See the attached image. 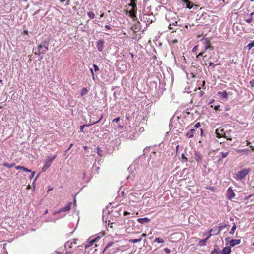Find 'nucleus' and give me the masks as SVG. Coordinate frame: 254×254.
I'll return each mask as SVG.
<instances>
[{"label":"nucleus","mask_w":254,"mask_h":254,"mask_svg":"<svg viewBox=\"0 0 254 254\" xmlns=\"http://www.w3.org/2000/svg\"><path fill=\"white\" fill-rule=\"evenodd\" d=\"M141 20L145 22L146 25H149L152 22H155L156 18L152 13L150 14H144L142 17H141Z\"/></svg>","instance_id":"f257e3e1"},{"label":"nucleus","mask_w":254,"mask_h":254,"mask_svg":"<svg viewBox=\"0 0 254 254\" xmlns=\"http://www.w3.org/2000/svg\"><path fill=\"white\" fill-rule=\"evenodd\" d=\"M56 156L55 155L51 158L49 157L45 161V165L42 168V172H45L47 169L51 166L53 161L55 159Z\"/></svg>","instance_id":"f03ea898"},{"label":"nucleus","mask_w":254,"mask_h":254,"mask_svg":"<svg viewBox=\"0 0 254 254\" xmlns=\"http://www.w3.org/2000/svg\"><path fill=\"white\" fill-rule=\"evenodd\" d=\"M250 168L242 169L238 172L237 176L239 178L241 179H243L250 172Z\"/></svg>","instance_id":"7ed1b4c3"},{"label":"nucleus","mask_w":254,"mask_h":254,"mask_svg":"<svg viewBox=\"0 0 254 254\" xmlns=\"http://www.w3.org/2000/svg\"><path fill=\"white\" fill-rule=\"evenodd\" d=\"M137 8L136 9L131 8V9L129 11L126 10L125 14H129V16L132 18L134 20L136 21L137 19L136 17V13H137Z\"/></svg>","instance_id":"20e7f679"},{"label":"nucleus","mask_w":254,"mask_h":254,"mask_svg":"<svg viewBox=\"0 0 254 254\" xmlns=\"http://www.w3.org/2000/svg\"><path fill=\"white\" fill-rule=\"evenodd\" d=\"M235 196V194L234 192L232 189L231 187H229L226 194L227 198L230 200H232V199L234 198Z\"/></svg>","instance_id":"39448f33"},{"label":"nucleus","mask_w":254,"mask_h":254,"mask_svg":"<svg viewBox=\"0 0 254 254\" xmlns=\"http://www.w3.org/2000/svg\"><path fill=\"white\" fill-rule=\"evenodd\" d=\"M49 50V48L47 47H43L42 48L37 47V51H35L34 54L37 55H40L41 54H44L46 53Z\"/></svg>","instance_id":"423d86ee"},{"label":"nucleus","mask_w":254,"mask_h":254,"mask_svg":"<svg viewBox=\"0 0 254 254\" xmlns=\"http://www.w3.org/2000/svg\"><path fill=\"white\" fill-rule=\"evenodd\" d=\"M71 204H72L71 202L68 203L66 206L60 209L57 211H56L55 212V214L61 213L62 212H65L68 211L70 209V208H71Z\"/></svg>","instance_id":"0eeeda50"},{"label":"nucleus","mask_w":254,"mask_h":254,"mask_svg":"<svg viewBox=\"0 0 254 254\" xmlns=\"http://www.w3.org/2000/svg\"><path fill=\"white\" fill-rule=\"evenodd\" d=\"M104 41L103 39H99L97 42V47L99 51L102 52L104 48Z\"/></svg>","instance_id":"6e6552de"},{"label":"nucleus","mask_w":254,"mask_h":254,"mask_svg":"<svg viewBox=\"0 0 254 254\" xmlns=\"http://www.w3.org/2000/svg\"><path fill=\"white\" fill-rule=\"evenodd\" d=\"M184 3L186 4V8L190 9L192 8V7L195 6V5L192 2L190 1L189 0H181ZM196 7H197V5H195Z\"/></svg>","instance_id":"1a4fd4ad"},{"label":"nucleus","mask_w":254,"mask_h":254,"mask_svg":"<svg viewBox=\"0 0 254 254\" xmlns=\"http://www.w3.org/2000/svg\"><path fill=\"white\" fill-rule=\"evenodd\" d=\"M216 134H217V137L219 138H222V137H225L226 138L225 132L224 131L223 129H217L216 130Z\"/></svg>","instance_id":"9d476101"},{"label":"nucleus","mask_w":254,"mask_h":254,"mask_svg":"<svg viewBox=\"0 0 254 254\" xmlns=\"http://www.w3.org/2000/svg\"><path fill=\"white\" fill-rule=\"evenodd\" d=\"M50 42V39H45L44 40L42 41L40 44L38 45L39 48H41L43 47H48Z\"/></svg>","instance_id":"9b49d317"},{"label":"nucleus","mask_w":254,"mask_h":254,"mask_svg":"<svg viewBox=\"0 0 254 254\" xmlns=\"http://www.w3.org/2000/svg\"><path fill=\"white\" fill-rule=\"evenodd\" d=\"M236 152L242 155H248L250 152V150L248 148H246L243 149H237L236 150Z\"/></svg>","instance_id":"f8f14e48"},{"label":"nucleus","mask_w":254,"mask_h":254,"mask_svg":"<svg viewBox=\"0 0 254 254\" xmlns=\"http://www.w3.org/2000/svg\"><path fill=\"white\" fill-rule=\"evenodd\" d=\"M195 131V129H191L189 131H188L186 134V136L189 138H192L194 137V132Z\"/></svg>","instance_id":"ddd939ff"},{"label":"nucleus","mask_w":254,"mask_h":254,"mask_svg":"<svg viewBox=\"0 0 254 254\" xmlns=\"http://www.w3.org/2000/svg\"><path fill=\"white\" fill-rule=\"evenodd\" d=\"M151 220L147 217L142 218H138L137 221L141 224L148 223L150 222Z\"/></svg>","instance_id":"4468645a"},{"label":"nucleus","mask_w":254,"mask_h":254,"mask_svg":"<svg viewBox=\"0 0 254 254\" xmlns=\"http://www.w3.org/2000/svg\"><path fill=\"white\" fill-rule=\"evenodd\" d=\"M221 253L220 249L219 246L217 245H214V248L213 250L211 252L210 254H218Z\"/></svg>","instance_id":"2eb2a0df"},{"label":"nucleus","mask_w":254,"mask_h":254,"mask_svg":"<svg viewBox=\"0 0 254 254\" xmlns=\"http://www.w3.org/2000/svg\"><path fill=\"white\" fill-rule=\"evenodd\" d=\"M241 242L240 239H233L230 241V247H234L236 245L239 244Z\"/></svg>","instance_id":"dca6fc26"},{"label":"nucleus","mask_w":254,"mask_h":254,"mask_svg":"<svg viewBox=\"0 0 254 254\" xmlns=\"http://www.w3.org/2000/svg\"><path fill=\"white\" fill-rule=\"evenodd\" d=\"M177 23H178V22L177 21L173 20L172 22H170V23L169 24V26H168V28L170 30H174L175 31H176V29L174 28L173 27H172V26H178Z\"/></svg>","instance_id":"f3484780"},{"label":"nucleus","mask_w":254,"mask_h":254,"mask_svg":"<svg viewBox=\"0 0 254 254\" xmlns=\"http://www.w3.org/2000/svg\"><path fill=\"white\" fill-rule=\"evenodd\" d=\"M231 252V249L230 247H225L224 248L222 249L221 251V253L222 254H229Z\"/></svg>","instance_id":"a211bd4d"},{"label":"nucleus","mask_w":254,"mask_h":254,"mask_svg":"<svg viewBox=\"0 0 254 254\" xmlns=\"http://www.w3.org/2000/svg\"><path fill=\"white\" fill-rule=\"evenodd\" d=\"M220 229L217 226L213 227L210 230V233H212V235H217L220 233ZM212 235V234H211Z\"/></svg>","instance_id":"6ab92c4d"},{"label":"nucleus","mask_w":254,"mask_h":254,"mask_svg":"<svg viewBox=\"0 0 254 254\" xmlns=\"http://www.w3.org/2000/svg\"><path fill=\"white\" fill-rule=\"evenodd\" d=\"M194 158L198 162H201L202 160V155L200 153L195 152L194 154Z\"/></svg>","instance_id":"aec40b11"},{"label":"nucleus","mask_w":254,"mask_h":254,"mask_svg":"<svg viewBox=\"0 0 254 254\" xmlns=\"http://www.w3.org/2000/svg\"><path fill=\"white\" fill-rule=\"evenodd\" d=\"M15 168L17 170L21 169L24 172H31L32 171L24 166H15Z\"/></svg>","instance_id":"412c9836"},{"label":"nucleus","mask_w":254,"mask_h":254,"mask_svg":"<svg viewBox=\"0 0 254 254\" xmlns=\"http://www.w3.org/2000/svg\"><path fill=\"white\" fill-rule=\"evenodd\" d=\"M211 236V234H210V235L207 237L206 239H203V240H200L199 243H198V245L200 246H205L206 245V243L207 242V241L208 240V239L209 238V237Z\"/></svg>","instance_id":"4be33fe9"},{"label":"nucleus","mask_w":254,"mask_h":254,"mask_svg":"<svg viewBox=\"0 0 254 254\" xmlns=\"http://www.w3.org/2000/svg\"><path fill=\"white\" fill-rule=\"evenodd\" d=\"M218 94L222 98H227L228 96V94L225 91H219L218 92Z\"/></svg>","instance_id":"5701e85b"},{"label":"nucleus","mask_w":254,"mask_h":254,"mask_svg":"<svg viewBox=\"0 0 254 254\" xmlns=\"http://www.w3.org/2000/svg\"><path fill=\"white\" fill-rule=\"evenodd\" d=\"M254 15V12H251L250 14V17L247 19H245V21L248 23H250L252 22L253 18V15Z\"/></svg>","instance_id":"b1692460"},{"label":"nucleus","mask_w":254,"mask_h":254,"mask_svg":"<svg viewBox=\"0 0 254 254\" xmlns=\"http://www.w3.org/2000/svg\"><path fill=\"white\" fill-rule=\"evenodd\" d=\"M103 118V115H101V116L99 117V119L97 121H92V119H90V123H91V124H92V125H94L98 122H99Z\"/></svg>","instance_id":"393cba45"},{"label":"nucleus","mask_w":254,"mask_h":254,"mask_svg":"<svg viewBox=\"0 0 254 254\" xmlns=\"http://www.w3.org/2000/svg\"><path fill=\"white\" fill-rule=\"evenodd\" d=\"M103 152V151L101 149V147H97V153L99 156H100V157L102 156Z\"/></svg>","instance_id":"a878e982"},{"label":"nucleus","mask_w":254,"mask_h":254,"mask_svg":"<svg viewBox=\"0 0 254 254\" xmlns=\"http://www.w3.org/2000/svg\"><path fill=\"white\" fill-rule=\"evenodd\" d=\"M113 244V243L112 242H109L108 244L106 246V247L104 248L103 253H104L106 251H107L110 247L112 246V245Z\"/></svg>","instance_id":"bb28decb"},{"label":"nucleus","mask_w":254,"mask_h":254,"mask_svg":"<svg viewBox=\"0 0 254 254\" xmlns=\"http://www.w3.org/2000/svg\"><path fill=\"white\" fill-rule=\"evenodd\" d=\"M88 91L86 88H83L81 89V95L82 96H83L86 95L88 93Z\"/></svg>","instance_id":"cd10ccee"},{"label":"nucleus","mask_w":254,"mask_h":254,"mask_svg":"<svg viewBox=\"0 0 254 254\" xmlns=\"http://www.w3.org/2000/svg\"><path fill=\"white\" fill-rule=\"evenodd\" d=\"M142 240V238L140 237L138 239H130L129 240V242H131L132 243H135L141 242Z\"/></svg>","instance_id":"c85d7f7f"},{"label":"nucleus","mask_w":254,"mask_h":254,"mask_svg":"<svg viewBox=\"0 0 254 254\" xmlns=\"http://www.w3.org/2000/svg\"><path fill=\"white\" fill-rule=\"evenodd\" d=\"M92 125V124H91L90 123L89 124H84L80 127V130L81 132H83V129L85 127H89L90 126Z\"/></svg>","instance_id":"c756f323"},{"label":"nucleus","mask_w":254,"mask_h":254,"mask_svg":"<svg viewBox=\"0 0 254 254\" xmlns=\"http://www.w3.org/2000/svg\"><path fill=\"white\" fill-rule=\"evenodd\" d=\"M3 166L8 168H10L15 166V163L9 164L8 163H5L3 164Z\"/></svg>","instance_id":"7c9ffc66"},{"label":"nucleus","mask_w":254,"mask_h":254,"mask_svg":"<svg viewBox=\"0 0 254 254\" xmlns=\"http://www.w3.org/2000/svg\"><path fill=\"white\" fill-rule=\"evenodd\" d=\"M220 153L221 155V158H224L226 157L229 155V151H227L226 152H221Z\"/></svg>","instance_id":"2f4dec72"},{"label":"nucleus","mask_w":254,"mask_h":254,"mask_svg":"<svg viewBox=\"0 0 254 254\" xmlns=\"http://www.w3.org/2000/svg\"><path fill=\"white\" fill-rule=\"evenodd\" d=\"M233 226L230 231V234H231V235H233L234 234V231L235 230H236V225H235V223H233Z\"/></svg>","instance_id":"473e14b6"},{"label":"nucleus","mask_w":254,"mask_h":254,"mask_svg":"<svg viewBox=\"0 0 254 254\" xmlns=\"http://www.w3.org/2000/svg\"><path fill=\"white\" fill-rule=\"evenodd\" d=\"M208 49H211V50L213 49V47L209 44V42H206V44L205 46V51Z\"/></svg>","instance_id":"72a5a7b5"},{"label":"nucleus","mask_w":254,"mask_h":254,"mask_svg":"<svg viewBox=\"0 0 254 254\" xmlns=\"http://www.w3.org/2000/svg\"><path fill=\"white\" fill-rule=\"evenodd\" d=\"M128 6H131V8H133L134 9H136V8H137V4H136V3H135L132 2H130V3L128 4Z\"/></svg>","instance_id":"f704fd0d"},{"label":"nucleus","mask_w":254,"mask_h":254,"mask_svg":"<svg viewBox=\"0 0 254 254\" xmlns=\"http://www.w3.org/2000/svg\"><path fill=\"white\" fill-rule=\"evenodd\" d=\"M154 241L155 242H158L159 243H162L164 242L163 239L161 238H156Z\"/></svg>","instance_id":"c9c22d12"},{"label":"nucleus","mask_w":254,"mask_h":254,"mask_svg":"<svg viewBox=\"0 0 254 254\" xmlns=\"http://www.w3.org/2000/svg\"><path fill=\"white\" fill-rule=\"evenodd\" d=\"M87 15L90 19H93L95 17V14L92 12H88Z\"/></svg>","instance_id":"e433bc0d"},{"label":"nucleus","mask_w":254,"mask_h":254,"mask_svg":"<svg viewBox=\"0 0 254 254\" xmlns=\"http://www.w3.org/2000/svg\"><path fill=\"white\" fill-rule=\"evenodd\" d=\"M226 227V225L225 223L220 224L219 225V226L218 227L219 228V229H220V232L221 230H222L223 228H225Z\"/></svg>","instance_id":"4c0bfd02"},{"label":"nucleus","mask_w":254,"mask_h":254,"mask_svg":"<svg viewBox=\"0 0 254 254\" xmlns=\"http://www.w3.org/2000/svg\"><path fill=\"white\" fill-rule=\"evenodd\" d=\"M254 46V41H252V42H251L250 43H249L248 45H247V47H248V49H251L252 47H253Z\"/></svg>","instance_id":"58836bf2"},{"label":"nucleus","mask_w":254,"mask_h":254,"mask_svg":"<svg viewBox=\"0 0 254 254\" xmlns=\"http://www.w3.org/2000/svg\"><path fill=\"white\" fill-rule=\"evenodd\" d=\"M88 244L85 245V248H87L89 247L90 246H92L94 243H92L91 240H90L88 241Z\"/></svg>","instance_id":"ea45409f"},{"label":"nucleus","mask_w":254,"mask_h":254,"mask_svg":"<svg viewBox=\"0 0 254 254\" xmlns=\"http://www.w3.org/2000/svg\"><path fill=\"white\" fill-rule=\"evenodd\" d=\"M100 238H101L100 236H97L95 238H94V239L91 240V242H92V243L96 242Z\"/></svg>","instance_id":"a19ab883"},{"label":"nucleus","mask_w":254,"mask_h":254,"mask_svg":"<svg viewBox=\"0 0 254 254\" xmlns=\"http://www.w3.org/2000/svg\"><path fill=\"white\" fill-rule=\"evenodd\" d=\"M164 251L167 254H169L171 252V250L169 248H164Z\"/></svg>","instance_id":"79ce46f5"},{"label":"nucleus","mask_w":254,"mask_h":254,"mask_svg":"<svg viewBox=\"0 0 254 254\" xmlns=\"http://www.w3.org/2000/svg\"><path fill=\"white\" fill-rule=\"evenodd\" d=\"M93 66L94 67V69L95 71H97L99 70V67H98V66L96 64H94Z\"/></svg>","instance_id":"37998d69"},{"label":"nucleus","mask_w":254,"mask_h":254,"mask_svg":"<svg viewBox=\"0 0 254 254\" xmlns=\"http://www.w3.org/2000/svg\"><path fill=\"white\" fill-rule=\"evenodd\" d=\"M217 65H218V64L214 65L213 64V63L212 61H209V66H213V67H214L215 66H216Z\"/></svg>","instance_id":"c03bdc74"},{"label":"nucleus","mask_w":254,"mask_h":254,"mask_svg":"<svg viewBox=\"0 0 254 254\" xmlns=\"http://www.w3.org/2000/svg\"><path fill=\"white\" fill-rule=\"evenodd\" d=\"M200 127V123L199 122L198 123H197L194 126V127L196 128H198L199 127Z\"/></svg>","instance_id":"a18cd8bd"},{"label":"nucleus","mask_w":254,"mask_h":254,"mask_svg":"<svg viewBox=\"0 0 254 254\" xmlns=\"http://www.w3.org/2000/svg\"><path fill=\"white\" fill-rule=\"evenodd\" d=\"M250 84L252 87H254V79H252L250 81Z\"/></svg>","instance_id":"49530a36"},{"label":"nucleus","mask_w":254,"mask_h":254,"mask_svg":"<svg viewBox=\"0 0 254 254\" xmlns=\"http://www.w3.org/2000/svg\"><path fill=\"white\" fill-rule=\"evenodd\" d=\"M31 173H31V175L29 177L30 179H32L34 177V175L35 174V172H32V171Z\"/></svg>","instance_id":"de8ad7c7"},{"label":"nucleus","mask_w":254,"mask_h":254,"mask_svg":"<svg viewBox=\"0 0 254 254\" xmlns=\"http://www.w3.org/2000/svg\"><path fill=\"white\" fill-rule=\"evenodd\" d=\"M120 121V118L119 117H118V118H116L115 119H114L113 120V122H118L119 121Z\"/></svg>","instance_id":"09e8293b"},{"label":"nucleus","mask_w":254,"mask_h":254,"mask_svg":"<svg viewBox=\"0 0 254 254\" xmlns=\"http://www.w3.org/2000/svg\"><path fill=\"white\" fill-rule=\"evenodd\" d=\"M181 157H182V158L184 160H185V161H187V158L186 157V156H185L184 154V153H182V155H181Z\"/></svg>","instance_id":"8fccbe9b"},{"label":"nucleus","mask_w":254,"mask_h":254,"mask_svg":"<svg viewBox=\"0 0 254 254\" xmlns=\"http://www.w3.org/2000/svg\"><path fill=\"white\" fill-rule=\"evenodd\" d=\"M116 252V251H112V250H109V252H108L109 254H114V253Z\"/></svg>","instance_id":"3c124183"},{"label":"nucleus","mask_w":254,"mask_h":254,"mask_svg":"<svg viewBox=\"0 0 254 254\" xmlns=\"http://www.w3.org/2000/svg\"><path fill=\"white\" fill-rule=\"evenodd\" d=\"M77 240V239H74L72 241H71V242H73V244H76Z\"/></svg>","instance_id":"603ef678"},{"label":"nucleus","mask_w":254,"mask_h":254,"mask_svg":"<svg viewBox=\"0 0 254 254\" xmlns=\"http://www.w3.org/2000/svg\"><path fill=\"white\" fill-rule=\"evenodd\" d=\"M90 72H91V74L92 75L93 79H94V76L93 70L92 68L90 69Z\"/></svg>","instance_id":"864d4df0"},{"label":"nucleus","mask_w":254,"mask_h":254,"mask_svg":"<svg viewBox=\"0 0 254 254\" xmlns=\"http://www.w3.org/2000/svg\"><path fill=\"white\" fill-rule=\"evenodd\" d=\"M219 107H220V105H216V106H215V107H214V109H215L216 111H217V110H219Z\"/></svg>","instance_id":"5fc2aeb1"},{"label":"nucleus","mask_w":254,"mask_h":254,"mask_svg":"<svg viewBox=\"0 0 254 254\" xmlns=\"http://www.w3.org/2000/svg\"><path fill=\"white\" fill-rule=\"evenodd\" d=\"M82 245H79V246H78L76 247V249L77 250V249H80V250H81V249L82 248Z\"/></svg>","instance_id":"6e6d98bb"},{"label":"nucleus","mask_w":254,"mask_h":254,"mask_svg":"<svg viewBox=\"0 0 254 254\" xmlns=\"http://www.w3.org/2000/svg\"><path fill=\"white\" fill-rule=\"evenodd\" d=\"M204 93V92L203 91H201L199 92V94L200 96L202 97V96H203Z\"/></svg>","instance_id":"4d7b16f0"},{"label":"nucleus","mask_w":254,"mask_h":254,"mask_svg":"<svg viewBox=\"0 0 254 254\" xmlns=\"http://www.w3.org/2000/svg\"><path fill=\"white\" fill-rule=\"evenodd\" d=\"M205 53V51L203 52H201L199 54V55L197 56V57H199V56H202L203 54Z\"/></svg>","instance_id":"13d9d810"},{"label":"nucleus","mask_w":254,"mask_h":254,"mask_svg":"<svg viewBox=\"0 0 254 254\" xmlns=\"http://www.w3.org/2000/svg\"><path fill=\"white\" fill-rule=\"evenodd\" d=\"M252 196H253L252 195H248V196H246V197H245V200H246V199H248L249 198H251V197H252Z\"/></svg>","instance_id":"bf43d9fd"},{"label":"nucleus","mask_w":254,"mask_h":254,"mask_svg":"<svg viewBox=\"0 0 254 254\" xmlns=\"http://www.w3.org/2000/svg\"><path fill=\"white\" fill-rule=\"evenodd\" d=\"M129 214H130V213H129V212H127V211H125V212H124V216H127V215H129Z\"/></svg>","instance_id":"052dcab7"},{"label":"nucleus","mask_w":254,"mask_h":254,"mask_svg":"<svg viewBox=\"0 0 254 254\" xmlns=\"http://www.w3.org/2000/svg\"><path fill=\"white\" fill-rule=\"evenodd\" d=\"M117 127H118V128H119V129H122L123 128V127L122 126L120 125H118L117 126Z\"/></svg>","instance_id":"680f3d73"},{"label":"nucleus","mask_w":254,"mask_h":254,"mask_svg":"<svg viewBox=\"0 0 254 254\" xmlns=\"http://www.w3.org/2000/svg\"><path fill=\"white\" fill-rule=\"evenodd\" d=\"M105 27L106 28H107L108 29H111L110 26L108 25H106Z\"/></svg>","instance_id":"e2e57ef3"},{"label":"nucleus","mask_w":254,"mask_h":254,"mask_svg":"<svg viewBox=\"0 0 254 254\" xmlns=\"http://www.w3.org/2000/svg\"><path fill=\"white\" fill-rule=\"evenodd\" d=\"M73 145V144H72V143L70 144L69 147V148H68V149L66 151V152H67L68 150H69L71 148V147H72Z\"/></svg>","instance_id":"0e129e2a"},{"label":"nucleus","mask_w":254,"mask_h":254,"mask_svg":"<svg viewBox=\"0 0 254 254\" xmlns=\"http://www.w3.org/2000/svg\"><path fill=\"white\" fill-rule=\"evenodd\" d=\"M129 1L130 2H134L135 3H136V2H137V0H129Z\"/></svg>","instance_id":"69168bd1"},{"label":"nucleus","mask_w":254,"mask_h":254,"mask_svg":"<svg viewBox=\"0 0 254 254\" xmlns=\"http://www.w3.org/2000/svg\"><path fill=\"white\" fill-rule=\"evenodd\" d=\"M250 147L251 148V150L254 151V146H250Z\"/></svg>","instance_id":"338daca9"},{"label":"nucleus","mask_w":254,"mask_h":254,"mask_svg":"<svg viewBox=\"0 0 254 254\" xmlns=\"http://www.w3.org/2000/svg\"><path fill=\"white\" fill-rule=\"evenodd\" d=\"M197 46H195L193 48V51H196V49H197Z\"/></svg>","instance_id":"774afa93"}]
</instances>
